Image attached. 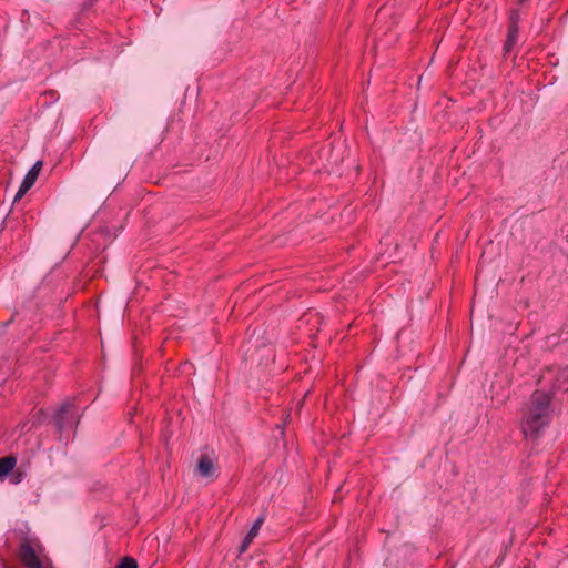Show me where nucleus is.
<instances>
[{
	"label": "nucleus",
	"instance_id": "nucleus-4",
	"mask_svg": "<svg viewBox=\"0 0 568 568\" xmlns=\"http://www.w3.org/2000/svg\"><path fill=\"white\" fill-rule=\"evenodd\" d=\"M215 465L207 456H202L197 464V471L203 477H213L215 475Z\"/></svg>",
	"mask_w": 568,
	"mask_h": 568
},
{
	"label": "nucleus",
	"instance_id": "nucleus-2",
	"mask_svg": "<svg viewBox=\"0 0 568 568\" xmlns=\"http://www.w3.org/2000/svg\"><path fill=\"white\" fill-rule=\"evenodd\" d=\"M79 413L70 402L63 403L53 417L57 429L62 433L64 429L79 423Z\"/></svg>",
	"mask_w": 568,
	"mask_h": 568
},
{
	"label": "nucleus",
	"instance_id": "nucleus-12",
	"mask_svg": "<svg viewBox=\"0 0 568 568\" xmlns=\"http://www.w3.org/2000/svg\"><path fill=\"white\" fill-rule=\"evenodd\" d=\"M254 538L255 537H251V535L248 532L246 534V536L244 537L243 541L240 545V548H239L240 554H243L248 549V547L252 544Z\"/></svg>",
	"mask_w": 568,
	"mask_h": 568
},
{
	"label": "nucleus",
	"instance_id": "nucleus-13",
	"mask_svg": "<svg viewBox=\"0 0 568 568\" xmlns=\"http://www.w3.org/2000/svg\"><path fill=\"white\" fill-rule=\"evenodd\" d=\"M30 189H31L30 186H26L24 183H21V185L14 196V200L22 197Z\"/></svg>",
	"mask_w": 568,
	"mask_h": 568
},
{
	"label": "nucleus",
	"instance_id": "nucleus-15",
	"mask_svg": "<svg viewBox=\"0 0 568 568\" xmlns=\"http://www.w3.org/2000/svg\"><path fill=\"white\" fill-rule=\"evenodd\" d=\"M525 2H526V0H518V3H520V4H523Z\"/></svg>",
	"mask_w": 568,
	"mask_h": 568
},
{
	"label": "nucleus",
	"instance_id": "nucleus-5",
	"mask_svg": "<svg viewBox=\"0 0 568 568\" xmlns=\"http://www.w3.org/2000/svg\"><path fill=\"white\" fill-rule=\"evenodd\" d=\"M41 168L42 161H37L26 174L24 179L22 180V183H24L26 186L32 187L40 174Z\"/></svg>",
	"mask_w": 568,
	"mask_h": 568
},
{
	"label": "nucleus",
	"instance_id": "nucleus-6",
	"mask_svg": "<svg viewBox=\"0 0 568 568\" xmlns=\"http://www.w3.org/2000/svg\"><path fill=\"white\" fill-rule=\"evenodd\" d=\"M16 464L17 459L13 456L0 458V478L7 476L10 471H12Z\"/></svg>",
	"mask_w": 568,
	"mask_h": 568
},
{
	"label": "nucleus",
	"instance_id": "nucleus-8",
	"mask_svg": "<svg viewBox=\"0 0 568 568\" xmlns=\"http://www.w3.org/2000/svg\"><path fill=\"white\" fill-rule=\"evenodd\" d=\"M556 387L568 390V368L560 372L556 381Z\"/></svg>",
	"mask_w": 568,
	"mask_h": 568
},
{
	"label": "nucleus",
	"instance_id": "nucleus-10",
	"mask_svg": "<svg viewBox=\"0 0 568 568\" xmlns=\"http://www.w3.org/2000/svg\"><path fill=\"white\" fill-rule=\"evenodd\" d=\"M116 568H138V562L132 557H124L116 565Z\"/></svg>",
	"mask_w": 568,
	"mask_h": 568
},
{
	"label": "nucleus",
	"instance_id": "nucleus-1",
	"mask_svg": "<svg viewBox=\"0 0 568 568\" xmlns=\"http://www.w3.org/2000/svg\"><path fill=\"white\" fill-rule=\"evenodd\" d=\"M550 392L536 390L523 407L520 428L526 439L537 440L551 419Z\"/></svg>",
	"mask_w": 568,
	"mask_h": 568
},
{
	"label": "nucleus",
	"instance_id": "nucleus-7",
	"mask_svg": "<svg viewBox=\"0 0 568 568\" xmlns=\"http://www.w3.org/2000/svg\"><path fill=\"white\" fill-rule=\"evenodd\" d=\"M518 38V28L508 27V34L504 45L506 52H509L516 44Z\"/></svg>",
	"mask_w": 568,
	"mask_h": 568
},
{
	"label": "nucleus",
	"instance_id": "nucleus-3",
	"mask_svg": "<svg viewBox=\"0 0 568 568\" xmlns=\"http://www.w3.org/2000/svg\"><path fill=\"white\" fill-rule=\"evenodd\" d=\"M20 561L28 568H42V562L31 544L24 540L18 552Z\"/></svg>",
	"mask_w": 568,
	"mask_h": 568
},
{
	"label": "nucleus",
	"instance_id": "nucleus-9",
	"mask_svg": "<svg viewBox=\"0 0 568 568\" xmlns=\"http://www.w3.org/2000/svg\"><path fill=\"white\" fill-rule=\"evenodd\" d=\"M263 523H264V516L261 515V516H258L256 518V520L254 521L253 526L248 530V534L251 535V537H256L258 535L260 529H261Z\"/></svg>",
	"mask_w": 568,
	"mask_h": 568
},
{
	"label": "nucleus",
	"instance_id": "nucleus-14",
	"mask_svg": "<svg viewBox=\"0 0 568 568\" xmlns=\"http://www.w3.org/2000/svg\"><path fill=\"white\" fill-rule=\"evenodd\" d=\"M11 322H13V317H11V318L9 320V322L4 323V325L7 326V325H8L9 323H11Z\"/></svg>",
	"mask_w": 568,
	"mask_h": 568
},
{
	"label": "nucleus",
	"instance_id": "nucleus-11",
	"mask_svg": "<svg viewBox=\"0 0 568 568\" xmlns=\"http://www.w3.org/2000/svg\"><path fill=\"white\" fill-rule=\"evenodd\" d=\"M519 21H520V12H519V10L518 9L511 10L510 17H509V26L508 27L518 28Z\"/></svg>",
	"mask_w": 568,
	"mask_h": 568
}]
</instances>
